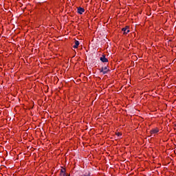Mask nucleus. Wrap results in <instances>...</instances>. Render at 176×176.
Wrapping results in <instances>:
<instances>
[{
  "mask_svg": "<svg viewBox=\"0 0 176 176\" xmlns=\"http://www.w3.org/2000/svg\"><path fill=\"white\" fill-rule=\"evenodd\" d=\"M108 71H109V69H108V67H102V69H100V72H102L103 75L107 74Z\"/></svg>",
  "mask_w": 176,
  "mask_h": 176,
  "instance_id": "f257e3e1",
  "label": "nucleus"
},
{
  "mask_svg": "<svg viewBox=\"0 0 176 176\" xmlns=\"http://www.w3.org/2000/svg\"><path fill=\"white\" fill-rule=\"evenodd\" d=\"M122 31H123V34L126 35V34H129L130 32V30H129V26H126L125 28H122Z\"/></svg>",
  "mask_w": 176,
  "mask_h": 176,
  "instance_id": "f03ea898",
  "label": "nucleus"
},
{
  "mask_svg": "<svg viewBox=\"0 0 176 176\" xmlns=\"http://www.w3.org/2000/svg\"><path fill=\"white\" fill-rule=\"evenodd\" d=\"M100 60L102 61V63H108V58H105V55H102Z\"/></svg>",
  "mask_w": 176,
  "mask_h": 176,
  "instance_id": "7ed1b4c3",
  "label": "nucleus"
},
{
  "mask_svg": "<svg viewBox=\"0 0 176 176\" xmlns=\"http://www.w3.org/2000/svg\"><path fill=\"white\" fill-rule=\"evenodd\" d=\"M84 12H85V9L84 8H80V7L78 8V13L79 14H83Z\"/></svg>",
  "mask_w": 176,
  "mask_h": 176,
  "instance_id": "20e7f679",
  "label": "nucleus"
},
{
  "mask_svg": "<svg viewBox=\"0 0 176 176\" xmlns=\"http://www.w3.org/2000/svg\"><path fill=\"white\" fill-rule=\"evenodd\" d=\"M157 133H159V129H154L151 131V134H156Z\"/></svg>",
  "mask_w": 176,
  "mask_h": 176,
  "instance_id": "39448f33",
  "label": "nucleus"
},
{
  "mask_svg": "<svg viewBox=\"0 0 176 176\" xmlns=\"http://www.w3.org/2000/svg\"><path fill=\"white\" fill-rule=\"evenodd\" d=\"M78 46H79V41H75V45L73 46L74 49H78Z\"/></svg>",
  "mask_w": 176,
  "mask_h": 176,
  "instance_id": "423d86ee",
  "label": "nucleus"
},
{
  "mask_svg": "<svg viewBox=\"0 0 176 176\" xmlns=\"http://www.w3.org/2000/svg\"><path fill=\"white\" fill-rule=\"evenodd\" d=\"M60 173L63 174V176H65V168H62L60 170Z\"/></svg>",
  "mask_w": 176,
  "mask_h": 176,
  "instance_id": "0eeeda50",
  "label": "nucleus"
},
{
  "mask_svg": "<svg viewBox=\"0 0 176 176\" xmlns=\"http://www.w3.org/2000/svg\"><path fill=\"white\" fill-rule=\"evenodd\" d=\"M116 135H117L118 137H120L122 135L120 132L116 133Z\"/></svg>",
  "mask_w": 176,
  "mask_h": 176,
  "instance_id": "6e6552de",
  "label": "nucleus"
}]
</instances>
